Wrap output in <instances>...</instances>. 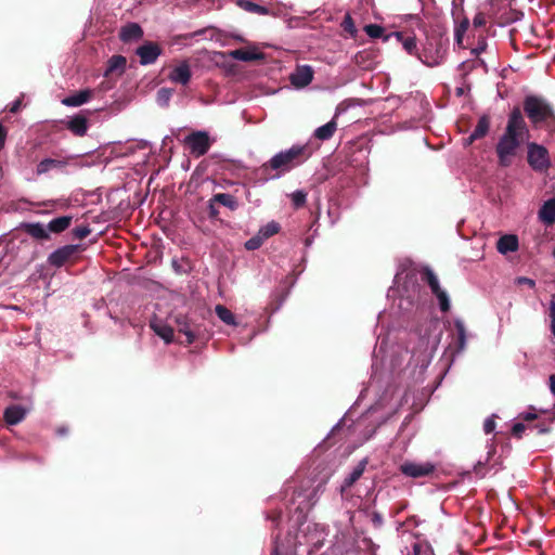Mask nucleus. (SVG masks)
<instances>
[{
  "mask_svg": "<svg viewBox=\"0 0 555 555\" xmlns=\"http://www.w3.org/2000/svg\"><path fill=\"white\" fill-rule=\"evenodd\" d=\"M309 155L307 145H293L291 149L275 154L261 165L256 170V175L263 181L280 178L282 173L302 164Z\"/></svg>",
  "mask_w": 555,
  "mask_h": 555,
  "instance_id": "nucleus-1",
  "label": "nucleus"
},
{
  "mask_svg": "<svg viewBox=\"0 0 555 555\" xmlns=\"http://www.w3.org/2000/svg\"><path fill=\"white\" fill-rule=\"evenodd\" d=\"M448 50V37L438 31L426 33L417 60L428 67H437L444 63Z\"/></svg>",
  "mask_w": 555,
  "mask_h": 555,
  "instance_id": "nucleus-2",
  "label": "nucleus"
},
{
  "mask_svg": "<svg viewBox=\"0 0 555 555\" xmlns=\"http://www.w3.org/2000/svg\"><path fill=\"white\" fill-rule=\"evenodd\" d=\"M524 111L534 127L547 120L555 121L552 105L542 96L527 95L524 100Z\"/></svg>",
  "mask_w": 555,
  "mask_h": 555,
  "instance_id": "nucleus-3",
  "label": "nucleus"
},
{
  "mask_svg": "<svg viewBox=\"0 0 555 555\" xmlns=\"http://www.w3.org/2000/svg\"><path fill=\"white\" fill-rule=\"evenodd\" d=\"M521 142L520 138L511 137L506 132L503 133L495 146L500 166L508 167L512 165V158L516 155Z\"/></svg>",
  "mask_w": 555,
  "mask_h": 555,
  "instance_id": "nucleus-4",
  "label": "nucleus"
},
{
  "mask_svg": "<svg viewBox=\"0 0 555 555\" xmlns=\"http://www.w3.org/2000/svg\"><path fill=\"white\" fill-rule=\"evenodd\" d=\"M527 162L537 172H544L551 167V158L547 149L535 142L527 145Z\"/></svg>",
  "mask_w": 555,
  "mask_h": 555,
  "instance_id": "nucleus-5",
  "label": "nucleus"
},
{
  "mask_svg": "<svg viewBox=\"0 0 555 555\" xmlns=\"http://www.w3.org/2000/svg\"><path fill=\"white\" fill-rule=\"evenodd\" d=\"M81 250V245H65L51 253L47 261L49 266L59 269L67 263H75Z\"/></svg>",
  "mask_w": 555,
  "mask_h": 555,
  "instance_id": "nucleus-6",
  "label": "nucleus"
},
{
  "mask_svg": "<svg viewBox=\"0 0 555 555\" xmlns=\"http://www.w3.org/2000/svg\"><path fill=\"white\" fill-rule=\"evenodd\" d=\"M184 144L191 155L195 157L204 156L211 146V140L206 131H193L184 139Z\"/></svg>",
  "mask_w": 555,
  "mask_h": 555,
  "instance_id": "nucleus-7",
  "label": "nucleus"
},
{
  "mask_svg": "<svg viewBox=\"0 0 555 555\" xmlns=\"http://www.w3.org/2000/svg\"><path fill=\"white\" fill-rule=\"evenodd\" d=\"M505 132L511 137L520 138L521 140L529 133L527 124L518 106H515L509 113Z\"/></svg>",
  "mask_w": 555,
  "mask_h": 555,
  "instance_id": "nucleus-8",
  "label": "nucleus"
},
{
  "mask_svg": "<svg viewBox=\"0 0 555 555\" xmlns=\"http://www.w3.org/2000/svg\"><path fill=\"white\" fill-rule=\"evenodd\" d=\"M399 469L406 477L422 478L433 475L436 467L430 462L416 463L406 461L400 465Z\"/></svg>",
  "mask_w": 555,
  "mask_h": 555,
  "instance_id": "nucleus-9",
  "label": "nucleus"
},
{
  "mask_svg": "<svg viewBox=\"0 0 555 555\" xmlns=\"http://www.w3.org/2000/svg\"><path fill=\"white\" fill-rule=\"evenodd\" d=\"M163 53V48L158 42L155 41H145L143 44L139 46L135 50V54L140 59L141 65H151L154 64L158 56Z\"/></svg>",
  "mask_w": 555,
  "mask_h": 555,
  "instance_id": "nucleus-10",
  "label": "nucleus"
},
{
  "mask_svg": "<svg viewBox=\"0 0 555 555\" xmlns=\"http://www.w3.org/2000/svg\"><path fill=\"white\" fill-rule=\"evenodd\" d=\"M391 36L396 37V39L402 44V48L409 55L418 57L420 49L417 46L416 36L414 34H412V33L406 34L403 31H395L391 34ZM389 37H390V35L386 36L384 38V40L387 41L389 39Z\"/></svg>",
  "mask_w": 555,
  "mask_h": 555,
  "instance_id": "nucleus-11",
  "label": "nucleus"
},
{
  "mask_svg": "<svg viewBox=\"0 0 555 555\" xmlns=\"http://www.w3.org/2000/svg\"><path fill=\"white\" fill-rule=\"evenodd\" d=\"M313 69L309 65L298 66L291 75V82L296 88L307 87L313 79Z\"/></svg>",
  "mask_w": 555,
  "mask_h": 555,
  "instance_id": "nucleus-12",
  "label": "nucleus"
},
{
  "mask_svg": "<svg viewBox=\"0 0 555 555\" xmlns=\"http://www.w3.org/2000/svg\"><path fill=\"white\" fill-rule=\"evenodd\" d=\"M176 324L178 332L185 335V343L188 345L193 344L197 338V332L194 324L185 315H177Z\"/></svg>",
  "mask_w": 555,
  "mask_h": 555,
  "instance_id": "nucleus-13",
  "label": "nucleus"
},
{
  "mask_svg": "<svg viewBox=\"0 0 555 555\" xmlns=\"http://www.w3.org/2000/svg\"><path fill=\"white\" fill-rule=\"evenodd\" d=\"M27 412V409L22 405L11 404L3 411V420L8 425H17L25 420Z\"/></svg>",
  "mask_w": 555,
  "mask_h": 555,
  "instance_id": "nucleus-14",
  "label": "nucleus"
},
{
  "mask_svg": "<svg viewBox=\"0 0 555 555\" xmlns=\"http://www.w3.org/2000/svg\"><path fill=\"white\" fill-rule=\"evenodd\" d=\"M192 73L188 62H182L170 72L168 78L176 83L183 86L188 85L191 80Z\"/></svg>",
  "mask_w": 555,
  "mask_h": 555,
  "instance_id": "nucleus-15",
  "label": "nucleus"
},
{
  "mask_svg": "<svg viewBox=\"0 0 555 555\" xmlns=\"http://www.w3.org/2000/svg\"><path fill=\"white\" fill-rule=\"evenodd\" d=\"M143 29L138 23H128L120 28L119 39L127 43L134 40H140L143 37Z\"/></svg>",
  "mask_w": 555,
  "mask_h": 555,
  "instance_id": "nucleus-16",
  "label": "nucleus"
},
{
  "mask_svg": "<svg viewBox=\"0 0 555 555\" xmlns=\"http://www.w3.org/2000/svg\"><path fill=\"white\" fill-rule=\"evenodd\" d=\"M65 127L76 137H83L88 131V119L82 114L75 115L66 121Z\"/></svg>",
  "mask_w": 555,
  "mask_h": 555,
  "instance_id": "nucleus-17",
  "label": "nucleus"
},
{
  "mask_svg": "<svg viewBox=\"0 0 555 555\" xmlns=\"http://www.w3.org/2000/svg\"><path fill=\"white\" fill-rule=\"evenodd\" d=\"M21 229L31 237L39 241H47L50 238L48 227H44L40 222L35 223H22Z\"/></svg>",
  "mask_w": 555,
  "mask_h": 555,
  "instance_id": "nucleus-18",
  "label": "nucleus"
},
{
  "mask_svg": "<svg viewBox=\"0 0 555 555\" xmlns=\"http://www.w3.org/2000/svg\"><path fill=\"white\" fill-rule=\"evenodd\" d=\"M230 56L237 61L251 62L264 59V54L259 52L256 48L253 49H235L230 52Z\"/></svg>",
  "mask_w": 555,
  "mask_h": 555,
  "instance_id": "nucleus-19",
  "label": "nucleus"
},
{
  "mask_svg": "<svg viewBox=\"0 0 555 555\" xmlns=\"http://www.w3.org/2000/svg\"><path fill=\"white\" fill-rule=\"evenodd\" d=\"M367 463L369 460L366 457H364L358 463V465L353 468L349 476L345 478L344 482L341 483V492H345L347 489L351 488L361 478L366 468Z\"/></svg>",
  "mask_w": 555,
  "mask_h": 555,
  "instance_id": "nucleus-20",
  "label": "nucleus"
},
{
  "mask_svg": "<svg viewBox=\"0 0 555 555\" xmlns=\"http://www.w3.org/2000/svg\"><path fill=\"white\" fill-rule=\"evenodd\" d=\"M490 129V117L488 115H482L478 122L470 133V135L466 139L467 144H472L474 141L482 139L487 135Z\"/></svg>",
  "mask_w": 555,
  "mask_h": 555,
  "instance_id": "nucleus-21",
  "label": "nucleus"
},
{
  "mask_svg": "<svg viewBox=\"0 0 555 555\" xmlns=\"http://www.w3.org/2000/svg\"><path fill=\"white\" fill-rule=\"evenodd\" d=\"M93 95V91L90 89L80 90L75 94L68 95L62 100V104L65 106L77 107L87 103Z\"/></svg>",
  "mask_w": 555,
  "mask_h": 555,
  "instance_id": "nucleus-22",
  "label": "nucleus"
},
{
  "mask_svg": "<svg viewBox=\"0 0 555 555\" xmlns=\"http://www.w3.org/2000/svg\"><path fill=\"white\" fill-rule=\"evenodd\" d=\"M68 158H44L37 165V173L42 175L52 169H64Z\"/></svg>",
  "mask_w": 555,
  "mask_h": 555,
  "instance_id": "nucleus-23",
  "label": "nucleus"
},
{
  "mask_svg": "<svg viewBox=\"0 0 555 555\" xmlns=\"http://www.w3.org/2000/svg\"><path fill=\"white\" fill-rule=\"evenodd\" d=\"M127 60L122 55H113L107 61V67L105 69L104 76L109 77L113 74H117L120 76L126 68Z\"/></svg>",
  "mask_w": 555,
  "mask_h": 555,
  "instance_id": "nucleus-24",
  "label": "nucleus"
},
{
  "mask_svg": "<svg viewBox=\"0 0 555 555\" xmlns=\"http://www.w3.org/2000/svg\"><path fill=\"white\" fill-rule=\"evenodd\" d=\"M539 219L546 223L553 224L555 222V198H550L539 209Z\"/></svg>",
  "mask_w": 555,
  "mask_h": 555,
  "instance_id": "nucleus-25",
  "label": "nucleus"
},
{
  "mask_svg": "<svg viewBox=\"0 0 555 555\" xmlns=\"http://www.w3.org/2000/svg\"><path fill=\"white\" fill-rule=\"evenodd\" d=\"M496 248L501 254L516 251L518 249V238L516 235L506 234L499 238Z\"/></svg>",
  "mask_w": 555,
  "mask_h": 555,
  "instance_id": "nucleus-26",
  "label": "nucleus"
},
{
  "mask_svg": "<svg viewBox=\"0 0 555 555\" xmlns=\"http://www.w3.org/2000/svg\"><path fill=\"white\" fill-rule=\"evenodd\" d=\"M150 326L157 336L165 340V343L169 344L173 340V328L171 326L158 321H152Z\"/></svg>",
  "mask_w": 555,
  "mask_h": 555,
  "instance_id": "nucleus-27",
  "label": "nucleus"
},
{
  "mask_svg": "<svg viewBox=\"0 0 555 555\" xmlns=\"http://www.w3.org/2000/svg\"><path fill=\"white\" fill-rule=\"evenodd\" d=\"M72 220L73 218L70 216L55 218L48 223V231L52 233H62L70 225Z\"/></svg>",
  "mask_w": 555,
  "mask_h": 555,
  "instance_id": "nucleus-28",
  "label": "nucleus"
},
{
  "mask_svg": "<svg viewBox=\"0 0 555 555\" xmlns=\"http://www.w3.org/2000/svg\"><path fill=\"white\" fill-rule=\"evenodd\" d=\"M337 129V124L334 119L319 127L314 131V137L321 141L331 139Z\"/></svg>",
  "mask_w": 555,
  "mask_h": 555,
  "instance_id": "nucleus-29",
  "label": "nucleus"
},
{
  "mask_svg": "<svg viewBox=\"0 0 555 555\" xmlns=\"http://www.w3.org/2000/svg\"><path fill=\"white\" fill-rule=\"evenodd\" d=\"M212 203L220 204L234 211L238 208V202L235 196L228 193H217L212 196Z\"/></svg>",
  "mask_w": 555,
  "mask_h": 555,
  "instance_id": "nucleus-30",
  "label": "nucleus"
},
{
  "mask_svg": "<svg viewBox=\"0 0 555 555\" xmlns=\"http://www.w3.org/2000/svg\"><path fill=\"white\" fill-rule=\"evenodd\" d=\"M422 280L428 284L433 294L441 289L438 278L430 268L425 267L423 269Z\"/></svg>",
  "mask_w": 555,
  "mask_h": 555,
  "instance_id": "nucleus-31",
  "label": "nucleus"
},
{
  "mask_svg": "<svg viewBox=\"0 0 555 555\" xmlns=\"http://www.w3.org/2000/svg\"><path fill=\"white\" fill-rule=\"evenodd\" d=\"M218 318L228 325H236L235 317L225 306L217 305L215 308Z\"/></svg>",
  "mask_w": 555,
  "mask_h": 555,
  "instance_id": "nucleus-32",
  "label": "nucleus"
},
{
  "mask_svg": "<svg viewBox=\"0 0 555 555\" xmlns=\"http://www.w3.org/2000/svg\"><path fill=\"white\" fill-rule=\"evenodd\" d=\"M241 8L244 9L247 12L259 14V15H267L269 13V9L257 4L251 1H241L240 3Z\"/></svg>",
  "mask_w": 555,
  "mask_h": 555,
  "instance_id": "nucleus-33",
  "label": "nucleus"
},
{
  "mask_svg": "<svg viewBox=\"0 0 555 555\" xmlns=\"http://www.w3.org/2000/svg\"><path fill=\"white\" fill-rule=\"evenodd\" d=\"M456 333H457V349L460 351L464 350L466 346V328L464 323L461 320H456L454 322Z\"/></svg>",
  "mask_w": 555,
  "mask_h": 555,
  "instance_id": "nucleus-34",
  "label": "nucleus"
},
{
  "mask_svg": "<svg viewBox=\"0 0 555 555\" xmlns=\"http://www.w3.org/2000/svg\"><path fill=\"white\" fill-rule=\"evenodd\" d=\"M279 231L280 224L274 221H271L267 223L264 227H262L258 233L262 236L263 240H267L273 236L274 234L279 233Z\"/></svg>",
  "mask_w": 555,
  "mask_h": 555,
  "instance_id": "nucleus-35",
  "label": "nucleus"
},
{
  "mask_svg": "<svg viewBox=\"0 0 555 555\" xmlns=\"http://www.w3.org/2000/svg\"><path fill=\"white\" fill-rule=\"evenodd\" d=\"M304 498V501H301L296 507H295V512H299L300 514L305 513L309 507H310V504L309 502H306V498L307 495L304 493L302 490H294L293 492V498H292V501H291V504H294L295 503V499L296 498Z\"/></svg>",
  "mask_w": 555,
  "mask_h": 555,
  "instance_id": "nucleus-36",
  "label": "nucleus"
},
{
  "mask_svg": "<svg viewBox=\"0 0 555 555\" xmlns=\"http://www.w3.org/2000/svg\"><path fill=\"white\" fill-rule=\"evenodd\" d=\"M364 31L366 35L373 39L382 38L384 36L385 29L383 26L377 24H369L365 25Z\"/></svg>",
  "mask_w": 555,
  "mask_h": 555,
  "instance_id": "nucleus-37",
  "label": "nucleus"
},
{
  "mask_svg": "<svg viewBox=\"0 0 555 555\" xmlns=\"http://www.w3.org/2000/svg\"><path fill=\"white\" fill-rule=\"evenodd\" d=\"M434 295L439 301L440 310L442 312H448L450 310V300L447 292L441 288L437 293H434Z\"/></svg>",
  "mask_w": 555,
  "mask_h": 555,
  "instance_id": "nucleus-38",
  "label": "nucleus"
},
{
  "mask_svg": "<svg viewBox=\"0 0 555 555\" xmlns=\"http://www.w3.org/2000/svg\"><path fill=\"white\" fill-rule=\"evenodd\" d=\"M343 29L348 33L351 37H356L358 30L356 28L353 18L350 14H346L341 22Z\"/></svg>",
  "mask_w": 555,
  "mask_h": 555,
  "instance_id": "nucleus-39",
  "label": "nucleus"
},
{
  "mask_svg": "<svg viewBox=\"0 0 555 555\" xmlns=\"http://www.w3.org/2000/svg\"><path fill=\"white\" fill-rule=\"evenodd\" d=\"M468 26H469V21L466 17L456 26L455 34H454L456 43H459V44L462 43L463 37H464L465 33L467 31Z\"/></svg>",
  "mask_w": 555,
  "mask_h": 555,
  "instance_id": "nucleus-40",
  "label": "nucleus"
},
{
  "mask_svg": "<svg viewBox=\"0 0 555 555\" xmlns=\"http://www.w3.org/2000/svg\"><path fill=\"white\" fill-rule=\"evenodd\" d=\"M171 95H172V90L171 89L160 88L157 91V102H158V104H160L162 106L168 105V103H169V101L171 99Z\"/></svg>",
  "mask_w": 555,
  "mask_h": 555,
  "instance_id": "nucleus-41",
  "label": "nucleus"
},
{
  "mask_svg": "<svg viewBox=\"0 0 555 555\" xmlns=\"http://www.w3.org/2000/svg\"><path fill=\"white\" fill-rule=\"evenodd\" d=\"M263 242L264 240L262 238V236L259 233H257L255 236L250 237L245 242V248L247 250H256L261 247Z\"/></svg>",
  "mask_w": 555,
  "mask_h": 555,
  "instance_id": "nucleus-42",
  "label": "nucleus"
},
{
  "mask_svg": "<svg viewBox=\"0 0 555 555\" xmlns=\"http://www.w3.org/2000/svg\"><path fill=\"white\" fill-rule=\"evenodd\" d=\"M307 199V193L304 191H296L292 194V202L296 209L305 206Z\"/></svg>",
  "mask_w": 555,
  "mask_h": 555,
  "instance_id": "nucleus-43",
  "label": "nucleus"
},
{
  "mask_svg": "<svg viewBox=\"0 0 555 555\" xmlns=\"http://www.w3.org/2000/svg\"><path fill=\"white\" fill-rule=\"evenodd\" d=\"M91 230L88 225H79L73 230V234L76 238L82 240L90 234Z\"/></svg>",
  "mask_w": 555,
  "mask_h": 555,
  "instance_id": "nucleus-44",
  "label": "nucleus"
},
{
  "mask_svg": "<svg viewBox=\"0 0 555 555\" xmlns=\"http://www.w3.org/2000/svg\"><path fill=\"white\" fill-rule=\"evenodd\" d=\"M548 315H550V320H551L550 328H551L553 336L555 337V295L552 297V299L550 301Z\"/></svg>",
  "mask_w": 555,
  "mask_h": 555,
  "instance_id": "nucleus-45",
  "label": "nucleus"
},
{
  "mask_svg": "<svg viewBox=\"0 0 555 555\" xmlns=\"http://www.w3.org/2000/svg\"><path fill=\"white\" fill-rule=\"evenodd\" d=\"M216 204H217V203H212V197H211V198L209 199V202H208V207H207V208H208V212H207V214H208V217H209L210 219H214V220L218 219V216H219V210H218V208L216 207Z\"/></svg>",
  "mask_w": 555,
  "mask_h": 555,
  "instance_id": "nucleus-46",
  "label": "nucleus"
},
{
  "mask_svg": "<svg viewBox=\"0 0 555 555\" xmlns=\"http://www.w3.org/2000/svg\"><path fill=\"white\" fill-rule=\"evenodd\" d=\"M526 430V425L522 424V423H516L513 425L512 427V435L517 438V439H520L521 438V435L522 433Z\"/></svg>",
  "mask_w": 555,
  "mask_h": 555,
  "instance_id": "nucleus-47",
  "label": "nucleus"
},
{
  "mask_svg": "<svg viewBox=\"0 0 555 555\" xmlns=\"http://www.w3.org/2000/svg\"><path fill=\"white\" fill-rule=\"evenodd\" d=\"M495 415L488 417L483 424V430L486 434H491L495 429Z\"/></svg>",
  "mask_w": 555,
  "mask_h": 555,
  "instance_id": "nucleus-48",
  "label": "nucleus"
},
{
  "mask_svg": "<svg viewBox=\"0 0 555 555\" xmlns=\"http://www.w3.org/2000/svg\"><path fill=\"white\" fill-rule=\"evenodd\" d=\"M486 16L482 12H478L473 20V24L475 27H482L486 25Z\"/></svg>",
  "mask_w": 555,
  "mask_h": 555,
  "instance_id": "nucleus-49",
  "label": "nucleus"
},
{
  "mask_svg": "<svg viewBox=\"0 0 555 555\" xmlns=\"http://www.w3.org/2000/svg\"><path fill=\"white\" fill-rule=\"evenodd\" d=\"M516 282L519 285L525 284V285L529 286L530 288H533L535 286V282L532 279L526 278V276L517 278Z\"/></svg>",
  "mask_w": 555,
  "mask_h": 555,
  "instance_id": "nucleus-50",
  "label": "nucleus"
},
{
  "mask_svg": "<svg viewBox=\"0 0 555 555\" xmlns=\"http://www.w3.org/2000/svg\"><path fill=\"white\" fill-rule=\"evenodd\" d=\"M7 135H8V130L7 128L0 122V151L3 149L4 144H5V140H7Z\"/></svg>",
  "mask_w": 555,
  "mask_h": 555,
  "instance_id": "nucleus-51",
  "label": "nucleus"
},
{
  "mask_svg": "<svg viewBox=\"0 0 555 555\" xmlns=\"http://www.w3.org/2000/svg\"><path fill=\"white\" fill-rule=\"evenodd\" d=\"M268 518L274 522V524H279V521L281 520L282 518V512L281 511H272L269 515H268Z\"/></svg>",
  "mask_w": 555,
  "mask_h": 555,
  "instance_id": "nucleus-52",
  "label": "nucleus"
},
{
  "mask_svg": "<svg viewBox=\"0 0 555 555\" xmlns=\"http://www.w3.org/2000/svg\"><path fill=\"white\" fill-rule=\"evenodd\" d=\"M21 105H22V99H17V100H15V101L11 104V106H10V108H9L10 113H13V114L17 113V112L20 111V108H21Z\"/></svg>",
  "mask_w": 555,
  "mask_h": 555,
  "instance_id": "nucleus-53",
  "label": "nucleus"
},
{
  "mask_svg": "<svg viewBox=\"0 0 555 555\" xmlns=\"http://www.w3.org/2000/svg\"><path fill=\"white\" fill-rule=\"evenodd\" d=\"M520 417L526 421V422H531V421H534L538 418V415L535 413H530V412H527V413H522L520 414Z\"/></svg>",
  "mask_w": 555,
  "mask_h": 555,
  "instance_id": "nucleus-54",
  "label": "nucleus"
},
{
  "mask_svg": "<svg viewBox=\"0 0 555 555\" xmlns=\"http://www.w3.org/2000/svg\"><path fill=\"white\" fill-rule=\"evenodd\" d=\"M535 428L540 435L548 434L551 431V427L545 425H537Z\"/></svg>",
  "mask_w": 555,
  "mask_h": 555,
  "instance_id": "nucleus-55",
  "label": "nucleus"
},
{
  "mask_svg": "<svg viewBox=\"0 0 555 555\" xmlns=\"http://www.w3.org/2000/svg\"><path fill=\"white\" fill-rule=\"evenodd\" d=\"M550 389L552 393L555 396V374L550 376Z\"/></svg>",
  "mask_w": 555,
  "mask_h": 555,
  "instance_id": "nucleus-56",
  "label": "nucleus"
},
{
  "mask_svg": "<svg viewBox=\"0 0 555 555\" xmlns=\"http://www.w3.org/2000/svg\"><path fill=\"white\" fill-rule=\"evenodd\" d=\"M456 94H457V95H462V94H463V89H462V88H459V89L456 90Z\"/></svg>",
  "mask_w": 555,
  "mask_h": 555,
  "instance_id": "nucleus-57",
  "label": "nucleus"
},
{
  "mask_svg": "<svg viewBox=\"0 0 555 555\" xmlns=\"http://www.w3.org/2000/svg\"><path fill=\"white\" fill-rule=\"evenodd\" d=\"M478 466H481V462H478V465L475 466V470H478Z\"/></svg>",
  "mask_w": 555,
  "mask_h": 555,
  "instance_id": "nucleus-58",
  "label": "nucleus"
},
{
  "mask_svg": "<svg viewBox=\"0 0 555 555\" xmlns=\"http://www.w3.org/2000/svg\"><path fill=\"white\" fill-rule=\"evenodd\" d=\"M554 257H555V248H554V253H553Z\"/></svg>",
  "mask_w": 555,
  "mask_h": 555,
  "instance_id": "nucleus-59",
  "label": "nucleus"
},
{
  "mask_svg": "<svg viewBox=\"0 0 555 555\" xmlns=\"http://www.w3.org/2000/svg\"><path fill=\"white\" fill-rule=\"evenodd\" d=\"M274 555H278V554H276V551L274 552Z\"/></svg>",
  "mask_w": 555,
  "mask_h": 555,
  "instance_id": "nucleus-60",
  "label": "nucleus"
}]
</instances>
